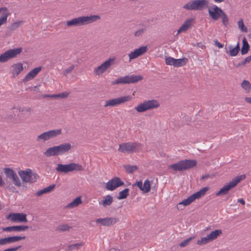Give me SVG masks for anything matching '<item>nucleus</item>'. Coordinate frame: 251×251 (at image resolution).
<instances>
[{"instance_id": "17", "label": "nucleus", "mask_w": 251, "mask_h": 251, "mask_svg": "<svg viewBox=\"0 0 251 251\" xmlns=\"http://www.w3.org/2000/svg\"><path fill=\"white\" fill-rule=\"evenodd\" d=\"M224 11L216 5H213L211 8L208 9V13L210 17L214 21L218 20L222 16Z\"/></svg>"}, {"instance_id": "50", "label": "nucleus", "mask_w": 251, "mask_h": 251, "mask_svg": "<svg viewBox=\"0 0 251 251\" xmlns=\"http://www.w3.org/2000/svg\"><path fill=\"white\" fill-rule=\"evenodd\" d=\"M175 58L172 57H167L165 58V63L168 65H173L175 64Z\"/></svg>"}, {"instance_id": "56", "label": "nucleus", "mask_w": 251, "mask_h": 251, "mask_svg": "<svg viewBox=\"0 0 251 251\" xmlns=\"http://www.w3.org/2000/svg\"><path fill=\"white\" fill-rule=\"evenodd\" d=\"M21 248V246H18L13 247V248H8L7 249L8 250L7 251H16L18 250L19 249H20Z\"/></svg>"}, {"instance_id": "46", "label": "nucleus", "mask_w": 251, "mask_h": 251, "mask_svg": "<svg viewBox=\"0 0 251 251\" xmlns=\"http://www.w3.org/2000/svg\"><path fill=\"white\" fill-rule=\"evenodd\" d=\"M250 63L249 59H248V57H247L244 60H243L242 62L238 63V64H234V66L236 68H239V67H244L245 66L246 64L247 63Z\"/></svg>"}, {"instance_id": "48", "label": "nucleus", "mask_w": 251, "mask_h": 251, "mask_svg": "<svg viewBox=\"0 0 251 251\" xmlns=\"http://www.w3.org/2000/svg\"><path fill=\"white\" fill-rule=\"evenodd\" d=\"M194 238V237H190L186 240H184L179 244L180 247H185L189 245L190 242Z\"/></svg>"}, {"instance_id": "40", "label": "nucleus", "mask_w": 251, "mask_h": 251, "mask_svg": "<svg viewBox=\"0 0 251 251\" xmlns=\"http://www.w3.org/2000/svg\"><path fill=\"white\" fill-rule=\"evenodd\" d=\"M211 241V240L209 239V237L207 235L206 237H202L200 240H198L197 241V244L200 246H202L205 245Z\"/></svg>"}, {"instance_id": "61", "label": "nucleus", "mask_w": 251, "mask_h": 251, "mask_svg": "<svg viewBox=\"0 0 251 251\" xmlns=\"http://www.w3.org/2000/svg\"><path fill=\"white\" fill-rule=\"evenodd\" d=\"M238 202L242 203V204H245V201L243 199H240L238 200Z\"/></svg>"}, {"instance_id": "37", "label": "nucleus", "mask_w": 251, "mask_h": 251, "mask_svg": "<svg viewBox=\"0 0 251 251\" xmlns=\"http://www.w3.org/2000/svg\"><path fill=\"white\" fill-rule=\"evenodd\" d=\"M3 172L7 178L9 179L11 178L13 176H14V175L16 173L12 169L9 168H4L3 169Z\"/></svg>"}, {"instance_id": "6", "label": "nucleus", "mask_w": 251, "mask_h": 251, "mask_svg": "<svg viewBox=\"0 0 251 251\" xmlns=\"http://www.w3.org/2000/svg\"><path fill=\"white\" fill-rule=\"evenodd\" d=\"M160 106L159 102L155 100L144 101L135 107V109L139 113L145 112L149 110L158 108Z\"/></svg>"}, {"instance_id": "51", "label": "nucleus", "mask_w": 251, "mask_h": 251, "mask_svg": "<svg viewBox=\"0 0 251 251\" xmlns=\"http://www.w3.org/2000/svg\"><path fill=\"white\" fill-rule=\"evenodd\" d=\"M74 68L75 66L74 65H72L68 68L65 69L63 72V75H67L68 74L71 73L74 69Z\"/></svg>"}, {"instance_id": "41", "label": "nucleus", "mask_w": 251, "mask_h": 251, "mask_svg": "<svg viewBox=\"0 0 251 251\" xmlns=\"http://www.w3.org/2000/svg\"><path fill=\"white\" fill-rule=\"evenodd\" d=\"M83 245L84 243L83 242L77 243L74 244H72L69 246L68 251H72L74 250H78L80 249Z\"/></svg>"}, {"instance_id": "34", "label": "nucleus", "mask_w": 251, "mask_h": 251, "mask_svg": "<svg viewBox=\"0 0 251 251\" xmlns=\"http://www.w3.org/2000/svg\"><path fill=\"white\" fill-rule=\"evenodd\" d=\"M24 23L23 21H19L12 23L10 26L7 27L8 31H12L17 29L21 25Z\"/></svg>"}, {"instance_id": "38", "label": "nucleus", "mask_w": 251, "mask_h": 251, "mask_svg": "<svg viewBox=\"0 0 251 251\" xmlns=\"http://www.w3.org/2000/svg\"><path fill=\"white\" fill-rule=\"evenodd\" d=\"M129 194V189L126 188L122 191L119 192V195L117 197L118 200L126 199Z\"/></svg>"}, {"instance_id": "64", "label": "nucleus", "mask_w": 251, "mask_h": 251, "mask_svg": "<svg viewBox=\"0 0 251 251\" xmlns=\"http://www.w3.org/2000/svg\"><path fill=\"white\" fill-rule=\"evenodd\" d=\"M53 95H48V94H47V95H45L44 96V98H54L52 96Z\"/></svg>"}, {"instance_id": "8", "label": "nucleus", "mask_w": 251, "mask_h": 251, "mask_svg": "<svg viewBox=\"0 0 251 251\" xmlns=\"http://www.w3.org/2000/svg\"><path fill=\"white\" fill-rule=\"evenodd\" d=\"M62 134L61 129H53L44 132L38 135L36 140L37 142H45L50 139L55 138Z\"/></svg>"}, {"instance_id": "43", "label": "nucleus", "mask_w": 251, "mask_h": 251, "mask_svg": "<svg viewBox=\"0 0 251 251\" xmlns=\"http://www.w3.org/2000/svg\"><path fill=\"white\" fill-rule=\"evenodd\" d=\"M147 30V28L146 26H143L142 27L138 29L136 32H134V35L135 37H140L142 36L144 33Z\"/></svg>"}, {"instance_id": "14", "label": "nucleus", "mask_w": 251, "mask_h": 251, "mask_svg": "<svg viewBox=\"0 0 251 251\" xmlns=\"http://www.w3.org/2000/svg\"><path fill=\"white\" fill-rule=\"evenodd\" d=\"M124 185V182L121 180L120 178L115 176L106 183V188L108 190L113 191L117 188Z\"/></svg>"}, {"instance_id": "18", "label": "nucleus", "mask_w": 251, "mask_h": 251, "mask_svg": "<svg viewBox=\"0 0 251 251\" xmlns=\"http://www.w3.org/2000/svg\"><path fill=\"white\" fill-rule=\"evenodd\" d=\"M25 238L26 237L25 236H13L1 238L0 239V245H4L8 244L15 243L21 240H25Z\"/></svg>"}, {"instance_id": "44", "label": "nucleus", "mask_w": 251, "mask_h": 251, "mask_svg": "<svg viewBox=\"0 0 251 251\" xmlns=\"http://www.w3.org/2000/svg\"><path fill=\"white\" fill-rule=\"evenodd\" d=\"M228 49L229 51L228 52L227 51H226V52L227 53H228L230 56H235L238 54L239 51L237 50L236 49H235L234 47L232 46H229Z\"/></svg>"}, {"instance_id": "45", "label": "nucleus", "mask_w": 251, "mask_h": 251, "mask_svg": "<svg viewBox=\"0 0 251 251\" xmlns=\"http://www.w3.org/2000/svg\"><path fill=\"white\" fill-rule=\"evenodd\" d=\"M11 179L12 180L13 183L15 185L18 187H20L21 186V181L16 173L15 174L14 176H13Z\"/></svg>"}, {"instance_id": "3", "label": "nucleus", "mask_w": 251, "mask_h": 251, "mask_svg": "<svg viewBox=\"0 0 251 251\" xmlns=\"http://www.w3.org/2000/svg\"><path fill=\"white\" fill-rule=\"evenodd\" d=\"M142 145L138 142H126L119 145L118 151L123 153H133L140 151Z\"/></svg>"}, {"instance_id": "39", "label": "nucleus", "mask_w": 251, "mask_h": 251, "mask_svg": "<svg viewBox=\"0 0 251 251\" xmlns=\"http://www.w3.org/2000/svg\"><path fill=\"white\" fill-rule=\"evenodd\" d=\"M123 168L126 170V172L128 174H132L135 171L137 170L138 167L137 166H131L129 165H123Z\"/></svg>"}, {"instance_id": "63", "label": "nucleus", "mask_w": 251, "mask_h": 251, "mask_svg": "<svg viewBox=\"0 0 251 251\" xmlns=\"http://www.w3.org/2000/svg\"><path fill=\"white\" fill-rule=\"evenodd\" d=\"M4 183V181L2 180L1 176H0V186H3Z\"/></svg>"}, {"instance_id": "36", "label": "nucleus", "mask_w": 251, "mask_h": 251, "mask_svg": "<svg viewBox=\"0 0 251 251\" xmlns=\"http://www.w3.org/2000/svg\"><path fill=\"white\" fill-rule=\"evenodd\" d=\"M71 228L72 227L70 226L68 224H64L59 225L56 228V230L60 232H64L69 230L70 229H71Z\"/></svg>"}, {"instance_id": "60", "label": "nucleus", "mask_w": 251, "mask_h": 251, "mask_svg": "<svg viewBox=\"0 0 251 251\" xmlns=\"http://www.w3.org/2000/svg\"><path fill=\"white\" fill-rule=\"evenodd\" d=\"M197 45L198 47H200V48H201L202 49L205 48V46H204L201 43H198Z\"/></svg>"}, {"instance_id": "58", "label": "nucleus", "mask_w": 251, "mask_h": 251, "mask_svg": "<svg viewBox=\"0 0 251 251\" xmlns=\"http://www.w3.org/2000/svg\"><path fill=\"white\" fill-rule=\"evenodd\" d=\"M137 185L139 188L142 191L143 189V183L142 181H138L137 182Z\"/></svg>"}, {"instance_id": "47", "label": "nucleus", "mask_w": 251, "mask_h": 251, "mask_svg": "<svg viewBox=\"0 0 251 251\" xmlns=\"http://www.w3.org/2000/svg\"><path fill=\"white\" fill-rule=\"evenodd\" d=\"M238 25L239 28L242 31L245 32H247L248 31V28L247 27H246L245 26L242 19H240L238 22Z\"/></svg>"}, {"instance_id": "22", "label": "nucleus", "mask_w": 251, "mask_h": 251, "mask_svg": "<svg viewBox=\"0 0 251 251\" xmlns=\"http://www.w3.org/2000/svg\"><path fill=\"white\" fill-rule=\"evenodd\" d=\"M29 227L27 226H7L3 227L2 230L4 231H25L28 229Z\"/></svg>"}, {"instance_id": "19", "label": "nucleus", "mask_w": 251, "mask_h": 251, "mask_svg": "<svg viewBox=\"0 0 251 251\" xmlns=\"http://www.w3.org/2000/svg\"><path fill=\"white\" fill-rule=\"evenodd\" d=\"M148 50L147 46H142L138 49L135 50L131 52L128 56L129 60L135 59L139 56H141L147 52Z\"/></svg>"}, {"instance_id": "62", "label": "nucleus", "mask_w": 251, "mask_h": 251, "mask_svg": "<svg viewBox=\"0 0 251 251\" xmlns=\"http://www.w3.org/2000/svg\"><path fill=\"white\" fill-rule=\"evenodd\" d=\"M235 49H236L237 50H238L239 51L240 50V44L239 42H238V43L237 44V45H236L235 47H234Z\"/></svg>"}, {"instance_id": "57", "label": "nucleus", "mask_w": 251, "mask_h": 251, "mask_svg": "<svg viewBox=\"0 0 251 251\" xmlns=\"http://www.w3.org/2000/svg\"><path fill=\"white\" fill-rule=\"evenodd\" d=\"M214 45L218 47L219 48H222L224 47V45L221 44L218 40H215L214 41Z\"/></svg>"}, {"instance_id": "26", "label": "nucleus", "mask_w": 251, "mask_h": 251, "mask_svg": "<svg viewBox=\"0 0 251 251\" xmlns=\"http://www.w3.org/2000/svg\"><path fill=\"white\" fill-rule=\"evenodd\" d=\"M195 199H194L192 195L188 197L186 199L178 203L177 206V208L178 210H182L183 207H181V206H187L190 205L192 202L195 201Z\"/></svg>"}, {"instance_id": "2", "label": "nucleus", "mask_w": 251, "mask_h": 251, "mask_svg": "<svg viewBox=\"0 0 251 251\" xmlns=\"http://www.w3.org/2000/svg\"><path fill=\"white\" fill-rule=\"evenodd\" d=\"M208 0H191L183 6V8L188 11H202L209 5Z\"/></svg>"}, {"instance_id": "32", "label": "nucleus", "mask_w": 251, "mask_h": 251, "mask_svg": "<svg viewBox=\"0 0 251 251\" xmlns=\"http://www.w3.org/2000/svg\"><path fill=\"white\" fill-rule=\"evenodd\" d=\"M222 234V231L221 229H216L214 231H212L208 235L209 237V239L211 241L217 238V237L220 236Z\"/></svg>"}, {"instance_id": "25", "label": "nucleus", "mask_w": 251, "mask_h": 251, "mask_svg": "<svg viewBox=\"0 0 251 251\" xmlns=\"http://www.w3.org/2000/svg\"><path fill=\"white\" fill-rule=\"evenodd\" d=\"M1 12L2 15L0 17V26L6 23L7 17L10 15V13L7 12L6 7L0 8V14Z\"/></svg>"}, {"instance_id": "33", "label": "nucleus", "mask_w": 251, "mask_h": 251, "mask_svg": "<svg viewBox=\"0 0 251 251\" xmlns=\"http://www.w3.org/2000/svg\"><path fill=\"white\" fill-rule=\"evenodd\" d=\"M241 86L247 93H249L251 91V84L248 80H244L241 84Z\"/></svg>"}, {"instance_id": "55", "label": "nucleus", "mask_w": 251, "mask_h": 251, "mask_svg": "<svg viewBox=\"0 0 251 251\" xmlns=\"http://www.w3.org/2000/svg\"><path fill=\"white\" fill-rule=\"evenodd\" d=\"M45 194H46V193H45V191H44V190L43 189L42 190H40L38 191L37 192H36V193H35V195L36 196L39 197V196H41L42 195Z\"/></svg>"}, {"instance_id": "23", "label": "nucleus", "mask_w": 251, "mask_h": 251, "mask_svg": "<svg viewBox=\"0 0 251 251\" xmlns=\"http://www.w3.org/2000/svg\"><path fill=\"white\" fill-rule=\"evenodd\" d=\"M12 76L13 77H15L23 71V64L21 63L14 64L12 66Z\"/></svg>"}, {"instance_id": "28", "label": "nucleus", "mask_w": 251, "mask_h": 251, "mask_svg": "<svg viewBox=\"0 0 251 251\" xmlns=\"http://www.w3.org/2000/svg\"><path fill=\"white\" fill-rule=\"evenodd\" d=\"M113 201V198L109 195H106L103 197V200L101 201V204L104 207H106L111 204Z\"/></svg>"}, {"instance_id": "4", "label": "nucleus", "mask_w": 251, "mask_h": 251, "mask_svg": "<svg viewBox=\"0 0 251 251\" xmlns=\"http://www.w3.org/2000/svg\"><path fill=\"white\" fill-rule=\"evenodd\" d=\"M245 178V175L237 176L236 177L230 181L228 183L225 185L218 192L216 193V196H219L220 195H226L230 190L235 187L238 183Z\"/></svg>"}, {"instance_id": "20", "label": "nucleus", "mask_w": 251, "mask_h": 251, "mask_svg": "<svg viewBox=\"0 0 251 251\" xmlns=\"http://www.w3.org/2000/svg\"><path fill=\"white\" fill-rule=\"evenodd\" d=\"M57 146L59 155L68 153L72 149V145L69 143H65L60 144Z\"/></svg>"}, {"instance_id": "12", "label": "nucleus", "mask_w": 251, "mask_h": 251, "mask_svg": "<svg viewBox=\"0 0 251 251\" xmlns=\"http://www.w3.org/2000/svg\"><path fill=\"white\" fill-rule=\"evenodd\" d=\"M131 99L132 97L130 95L124 96L118 98L110 99L105 101L104 106H116L118 105L129 101Z\"/></svg>"}, {"instance_id": "9", "label": "nucleus", "mask_w": 251, "mask_h": 251, "mask_svg": "<svg viewBox=\"0 0 251 251\" xmlns=\"http://www.w3.org/2000/svg\"><path fill=\"white\" fill-rule=\"evenodd\" d=\"M83 167L78 164L71 163L69 164L63 165L61 164H57L56 170L58 172L67 173L70 172L75 171H82Z\"/></svg>"}, {"instance_id": "42", "label": "nucleus", "mask_w": 251, "mask_h": 251, "mask_svg": "<svg viewBox=\"0 0 251 251\" xmlns=\"http://www.w3.org/2000/svg\"><path fill=\"white\" fill-rule=\"evenodd\" d=\"M151 189V184L149 180H146L144 183V184L143 185V189L142 191L144 193H148Z\"/></svg>"}, {"instance_id": "59", "label": "nucleus", "mask_w": 251, "mask_h": 251, "mask_svg": "<svg viewBox=\"0 0 251 251\" xmlns=\"http://www.w3.org/2000/svg\"><path fill=\"white\" fill-rule=\"evenodd\" d=\"M245 100L246 102L249 104H251V97H246L245 98Z\"/></svg>"}, {"instance_id": "54", "label": "nucleus", "mask_w": 251, "mask_h": 251, "mask_svg": "<svg viewBox=\"0 0 251 251\" xmlns=\"http://www.w3.org/2000/svg\"><path fill=\"white\" fill-rule=\"evenodd\" d=\"M214 177V175H209V174H206L205 175H203L201 176V180H204V179H207L208 178H212Z\"/></svg>"}, {"instance_id": "27", "label": "nucleus", "mask_w": 251, "mask_h": 251, "mask_svg": "<svg viewBox=\"0 0 251 251\" xmlns=\"http://www.w3.org/2000/svg\"><path fill=\"white\" fill-rule=\"evenodd\" d=\"M209 190L208 187H205L201 189L199 191L196 193L192 194V196L193 197L195 200L196 199H199L203 196H204L206 193V192Z\"/></svg>"}, {"instance_id": "31", "label": "nucleus", "mask_w": 251, "mask_h": 251, "mask_svg": "<svg viewBox=\"0 0 251 251\" xmlns=\"http://www.w3.org/2000/svg\"><path fill=\"white\" fill-rule=\"evenodd\" d=\"M82 203L80 197H78L69 203L66 206L67 208H74Z\"/></svg>"}, {"instance_id": "30", "label": "nucleus", "mask_w": 251, "mask_h": 251, "mask_svg": "<svg viewBox=\"0 0 251 251\" xmlns=\"http://www.w3.org/2000/svg\"><path fill=\"white\" fill-rule=\"evenodd\" d=\"M242 42L243 45L241 49V52L242 55H244L247 54L248 52L250 46L245 38H243Z\"/></svg>"}, {"instance_id": "1", "label": "nucleus", "mask_w": 251, "mask_h": 251, "mask_svg": "<svg viewBox=\"0 0 251 251\" xmlns=\"http://www.w3.org/2000/svg\"><path fill=\"white\" fill-rule=\"evenodd\" d=\"M100 19L98 15L80 16L67 21L66 25L69 26H78L92 23Z\"/></svg>"}, {"instance_id": "5", "label": "nucleus", "mask_w": 251, "mask_h": 251, "mask_svg": "<svg viewBox=\"0 0 251 251\" xmlns=\"http://www.w3.org/2000/svg\"><path fill=\"white\" fill-rule=\"evenodd\" d=\"M197 165L195 160H184L169 166V168L176 171H182L191 169Z\"/></svg>"}, {"instance_id": "52", "label": "nucleus", "mask_w": 251, "mask_h": 251, "mask_svg": "<svg viewBox=\"0 0 251 251\" xmlns=\"http://www.w3.org/2000/svg\"><path fill=\"white\" fill-rule=\"evenodd\" d=\"M68 95L69 94L68 93H62L56 95H53L52 96L54 98H60L64 99L67 98L68 96Z\"/></svg>"}, {"instance_id": "15", "label": "nucleus", "mask_w": 251, "mask_h": 251, "mask_svg": "<svg viewBox=\"0 0 251 251\" xmlns=\"http://www.w3.org/2000/svg\"><path fill=\"white\" fill-rule=\"evenodd\" d=\"M7 219H10L11 220L14 222L19 223H27V220L26 215L22 213H10L6 217Z\"/></svg>"}, {"instance_id": "24", "label": "nucleus", "mask_w": 251, "mask_h": 251, "mask_svg": "<svg viewBox=\"0 0 251 251\" xmlns=\"http://www.w3.org/2000/svg\"><path fill=\"white\" fill-rule=\"evenodd\" d=\"M57 146L49 148L44 152V154L47 157L53 156H59Z\"/></svg>"}, {"instance_id": "49", "label": "nucleus", "mask_w": 251, "mask_h": 251, "mask_svg": "<svg viewBox=\"0 0 251 251\" xmlns=\"http://www.w3.org/2000/svg\"><path fill=\"white\" fill-rule=\"evenodd\" d=\"M222 19V23L223 24L226 26L228 24V18L226 13L224 11L222 14V16H221Z\"/></svg>"}, {"instance_id": "10", "label": "nucleus", "mask_w": 251, "mask_h": 251, "mask_svg": "<svg viewBox=\"0 0 251 251\" xmlns=\"http://www.w3.org/2000/svg\"><path fill=\"white\" fill-rule=\"evenodd\" d=\"M22 48H19L5 51L0 55V62H5L10 59L16 57L22 52Z\"/></svg>"}, {"instance_id": "11", "label": "nucleus", "mask_w": 251, "mask_h": 251, "mask_svg": "<svg viewBox=\"0 0 251 251\" xmlns=\"http://www.w3.org/2000/svg\"><path fill=\"white\" fill-rule=\"evenodd\" d=\"M19 175L22 180L25 182L34 183L36 181L38 177V175L33 173L30 169L21 171L19 172Z\"/></svg>"}, {"instance_id": "53", "label": "nucleus", "mask_w": 251, "mask_h": 251, "mask_svg": "<svg viewBox=\"0 0 251 251\" xmlns=\"http://www.w3.org/2000/svg\"><path fill=\"white\" fill-rule=\"evenodd\" d=\"M55 185L54 184L51 185L47 187H46L44 189L45 193H48L52 191L55 188Z\"/></svg>"}, {"instance_id": "16", "label": "nucleus", "mask_w": 251, "mask_h": 251, "mask_svg": "<svg viewBox=\"0 0 251 251\" xmlns=\"http://www.w3.org/2000/svg\"><path fill=\"white\" fill-rule=\"evenodd\" d=\"M119 219L116 217H106L104 218H98L96 220L97 224H100L103 226H111L119 222Z\"/></svg>"}, {"instance_id": "35", "label": "nucleus", "mask_w": 251, "mask_h": 251, "mask_svg": "<svg viewBox=\"0 0 251 251\" xmlns=\"http://www.w3.org/2000/svg\"><path fill=\"white\" fill-rule=\"evenodd\" d=\"M187 60L186 58L175 59L174 66L176 67L183 66L186 64Z\"/></svg>"}, {"instance_id": "13", "label": "nucleus", "mask_w": 251, "mask_h": 251, "mask_svg": "<svg viewBox=\"0 0 251 251\" xmlns=\"http://www.w3.org/2000/svg\"><path fill=\"white\" fill-rule=\"evenodd\" d=\"M115 58H110L101 64L100 66L96 68L94 70V74L96 75H100L106 71L114 63Z\"/></svg>"}, {"instance_id": "7", "label": "nucleus", "mask_w": 251, "mask_h": 251, "mask_svg": "<svg viewBox=\"0 0 251 251\" xmlns=\"http://www.w3.org/2000/svg\"><path fill=\"white\" fill-rule=\"evenodd\" d=\"M143 79L142 75H126L125 76L121 77L116 80L111 82L112 85L116 84H125L130 83H135L139 81H141Z\"/></svg>"}, {"instance_id": "29", "label": "nucleus", "mask_w": 251, "mask_h": 251, "mask_svg": "<svg viewBox=\"0 0 251 251\" xmlns=\"http://www.w3.org/2000/svg\"><path fill=\"white\" fill-rule=\"evenodd\" d=\"M191 22L192 20L190 19L187 20L178 30L177 34L181 32L186 31L191 26Z\"/></svg>"}, {"instance_id": "21", "label": "nucleus", "mask_w": 251, "mask_h": 251, "mask_svg": "<svg viewBox=\"0 0 251 251\" xmlns=\"http://www.w3.org/2000/svg\"><path fill=\"white\" fill-rule=\"evenodd\" d=\"M41 67H39L32 69L29 72L23 79V82H26L33 79L41 71Z\"/></svg>"}]
</instances>
